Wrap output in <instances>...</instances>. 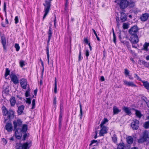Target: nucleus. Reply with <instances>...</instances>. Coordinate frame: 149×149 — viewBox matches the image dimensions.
Listing matches in <instances>:
<instances>
[{
  "instance_id": "1",
  "label": "nucleus",
  "mask_w": 149,
  "mask_h": 149,
  "mask_svg": "<svg viewBox=\"0 0 149 149\" xmlns=\"http://www.w3.org/2000/svg\"><path fill=\"white\" fill-rule=\"evenodd\" d=\"M22 121L20 119H18L13 121V124L15 130V136L16 138L18 139H20L21 138V131L20 127H21Z\"/></svg>"
},
{
  "instance_id": "2",
  "label": "nucleus",
  "mask_w": 149,
  "mask_h": 149,
  "mask_svg": "<svg viewBox=\"0 0 149 149\" xmlns=\"http://www.w3.org/2000/svg\"><path fill=\"white\" fill-rule=\"evenodd\" d=\"M149 139V134L147 130L145 131L142 133L141 136H140L139 138L138 139V142L139 143H143L147 141Z\"/></svg>"
},
{
  "instance_id": "3",
  "label": "nucleus",
  "mask_w": 149,
  "mask_h": 149,
  "mask_svg": "<svg viewBox=\"0 0 149 149\" xmlns=\"http://www.w3.org/2000/svg\"><path fill=\"white\" fill-rule=\"evenodd\" d=\"M45 3H43V5L45 6L44 14L43 19L44 20L49 12L51 6V2L48 0L45 1Z\"/></svg>"
},
{
  "instance_id": "4",
  "label": "nucleus",
  "mask_w": 149,
  "mask_h": 149,
  "mask_svg": "<svg viewBox=\"0 0 149 149\" xmlns=\"http://www.w3.org/2000/svg\"><path fill=\"white\" fill-rule=\"evenodd\" d=\"M31 141H28L24 143L23 145L20 144L18 147L16 149H29L31 146Z\"/></svg>"
},
{
  "instance_id": "5",
  "label": "nucleus",
  "mask_w": 149,
  "mask_h": 149,
  "mask_svg": "<svg viewBox=\"0 0 149 149\" xmlns=\"http://www.w3.org/2000/svg\"><path fill=\"white\" fill-rule=\"evenodd\" d=\"M119 1H120L119 6L121 9H124L129 5V1L127 0H116L115 2L116 3Z\"/></svg>"
},
{
  "instance_id": "6",
  "label": "nucleus",
  "mask_w": 149,
  "mask_h": 149,
  "mask_svg": "<svg viewBox=\"0 0 149 149\" xmlns=\"http://www.w3.org/2000/svg\"><path fill=\"white\" fill-rule=\"evenodd\" d=\"M129 40L132 43H137L139 41L138 37L137 34H129Z\"/></svg>"
},
{
  "instance_id": "7",
  "label": "nucleus",
  "mask_w": 149,
  "mask_h": 149,
  "mask_svg": "<svg viewBox=\"0 0 149 149\" xmlns=\"http://www.w3.org/2000/svg\"><path fill=\"white\" fill-rule=\"evenodd\" d=\"M139 125V121L136 119L132 120L131 123V126L133 130H136L138 129Z\"/></svg>"
},
{
  "instance_id": "8",
  "label": "nucleus",
  "mask_w": 149,
  "mask_h": 149,
  "mask_svg": "<svg viewBox=\"0 0 149 149\" xmlns=\"http://www.w3.org/2000/svg\"><path fill=\"white\" fill-rule=\"evenodd\" d=\"M10 77L11 81L13 82L14 84H16L19 83V81L18 78L15 74L11 72Z\"/></svg>"
},
{
  "instance_id": "9",
  "label": "nucleus",
  "mask_w": 149,
  "mask_h": 149,
  "mask_svg": "<svg viewBox=\"0 0 149 149\" xmlns=\"http://www.w3.org/2000/svg\"><path fill=\"white\" fill-rule=\"evenodd\" d=\"M138 31V28L137 26H134L129 30V34H137Z\"/></svg>"
},
{
  "instance_id": "10",
  "label": "nucleus",
  "mask_w": 149,
  "mask_h": 149,
  "mask_svg": "<svg viewBox=\"0 0 149 149\" xmlns=\"http://www.w3.org/2000/svg\"><path fill=\"white\" fill-rule=\"evenodd\" d=\"M101 129L99 133L100 136H104V134L107 133V129L105 126L101 127Z\"/></svg>"
},
{
  "instance_id": "11",
  "label": "nucleus",
  "mask_w": 149,
  "mask_h": 149,
  "mask_svg": "<svg viewBox=\"0 0 149 149\" xmlns=\"http://www.w3.org/2000/svg\"><path fill=\"white\" fill-rule=\"evenodd\" d=\"M22 88L24 89H26L27 84V80L25 79H22L20 81Z\"/></svg>"
},
{
  "instance_id": "12",
  "label": "nucleus",
  "mask_w": 149,
  "mask_h": 149,
  "mask_svg": "<svg viewBox=\"0 0 149 149\" xmlns=\"http://www.w3.org/2000/svg\"><path fill=\"white\" fill-rule=\"evenodd\" d=\"M5 127L8 132H11L13 130V125L11 123H7Z\"/></svg>"
},
{
  "instance_id": "13",
  "label": "nucleus",
  "mask_w": 149,
  "mask_h": 149,
  "mask_svg": "<svg viewBox=\"0 0 149 149\" xmlns=\"http://www.w3.org/2000/svg\"><path fill=\"white\" fill-rule=\"evenodd\" d=\"M149 17V14L147 13H145L142 14L140 18L141 21L144 22L146 21L148 19Z\"/></svg>"
},
{
  "instance_id": "14",
  "label": "nucleus",
  "mask_w": 149,
  "mask_h": 149,
  "mask_svg": "<svg viewBox=\"0 0 149 149\" xmlns=\"http://www.w3.org/2000/svg\"><path fill=\"white\" fill-rule=\"evenodd\" d=\"M124 84L128 86H132L134 87H137V86L134 84L133 82H128L126 80H124L123 81Z\"/></svg>"
},
{
  "instance_id": "15",
  "label": "nucleus",
  "mask_w": 149,
  "mask_h": 149,
  "mask_svg": "<svg viewBox=\"0 0 149 149\" xmlns=\"http://www.w3.org/2000/svg\"><path fill=\"white\" fill-rule=\"evenodd\" d=\"M7 115L8 119H13L14 118V111L11 110H9Z\"/></svg>"
},
{
  "instance_id": "16",
  "label": "nucleus",
  "mask_w": 149,
  "mask_h": 149,
  "mask_svg": "<svg viewBox=\"0 0 149 149\" xmlns=\"http://www.w3.org/2000/svg\"><path fill=\"white\" fill-rule=\"evenodd\" d=\"M1 42L3 45V49L4 50H6V39L4 36H2L1 37Z\"/></svg>"
},
{
  "instance_id": "17",
  "label": "nucleus",
  "mask_w": 149,
  "mask_h": 149,
  "mask_svg": "<svg viewBox=\"0 0 149 149\" xmlns=\"http://www.w3.org/2000/svg\"><path fill=\"white\" fill-rule=\"evenodd\" d=\"M120 19L122 22H125L127 19V16L126 14L123 12H120Z\"/></svg>"
},
{
  "instance_id": "18",
  "label": "nucleus",
  "mask_w": 149,
  "mask_h": 149,
  "mask_svg": "<svg viewBox=\"0 0 149 149\" xmlns=\"http://www.w3.org/2000/svg\"><path fill=\"white\" fill-rule=\"evenodd\" d=\"M123 110L125 112L127 115L130 116L131 115L132 113L131 111L129 108L127 107H124L123 108Z\"/></svg>"
},
{
  "instance_id": "19",
  "label": "nucleus",
  "mask_w": 149,
  "mask_h": 149,
  "mask_svg": "<svg viewBox=\"0 0 149 149\" xmlns=\"http://www.w3.org/2000/svg\"><path fill=\"white\" fill-rule=\"evenodd\" d=\"M52 29L50 27H49V31L48 32V40H47V43L48 44L50 40L51 37L52 36Z\"/></svg>"
},
{
  "instance_id": "20",
  "label": "nucleus",
  "mask_w": 149,
  "mask_h": 149,
  "mask_svg": "<svg viewBox=\"0 0 149 149\" xmlns=\"http://www.w3.org/2000/svg\"><path fill=\"white\" fill-rule=\"evenodd\" d=\"M24 108V107L23 105H22L18 107L17 112L19 114H21L23 112Z\"/></svg>"
},
{
  "instance_id": "21",
  "label": "nucleus",
  "mask_w": 149,
  "mask_h": 149,
  "mask_svg": "<svg viewBox=\"0 0 149 149\" xmlns=\"http://www.w3.org/2000/svg\"><path fill=\"white\" fill-rule=\"evenodd\" d=\"M135 111L136 116L139 118H141L142 116V114L141 112L140 111L136 109H135Z\"/></svg>"
},
{
  "instance_id": "22",
  "label": "nucleus",
  "mask_w": 149,
  "mask_h": 149,
  "mask_svg": "<svg viewBox=\"0 0 149 149\" xmlns=\"http://www.w3.org/2000/svg\"><path fill=\"white\" fill-rule=\"evenodd\" d=\"M10 101L11 106L13 107L16 103L15 98V97H13L10 99Z\"/></svg>"
},
{
  "instance_id": "23",
  "label": "nucleus",
  "mask_w": 149,
  "mask_h": 149,
  "mask_svg": "<svg viewBox=\"0 0 149 149\" xmlns=\"http://www.w3.org/2000/svg\"><path fill=\"white\" fill-rule=\"evenodd\" d=\"M149 46V42H145L143 44L142 50L147 51L148 50V47Z\"/></svg>"
},
{
  "instance_id": "24",
  "label": "nucleus",
  "mask_w": 149,
  "mask_h": 149,
  "mask_svg": "<svg viewBox=\"0 0 149 149\" xmlns=\"http://www.w3.org/2000/svg\"><path fill=\"white\" fill-rule=\"evenodd\" d=\"M127 143L129 144H131L133 143L134 139L131 136H129L126 138Z\"/></svg>"
},
{
  "instance_id": "25",
  "label": "nucleus",
  "mask_w": 149,
  "mask_h": 149,
  "mask_svg": "<svg viewBox=\"0 0 149 149\" xmlns=\"http://www.w3.org/2000/svg\"><path fill=\"white\" fill-rule=\"evenodd\" d=\"M27 130V125H26L24 124L23 125L22 128L21 129V137L22 136V132H26Z\"/></svg>"
},
{
  "instance_id": "26",
  "label": "nucleus",
  "mask_w": 149,
  "mask_h": 149,
  "mask_svg": "<svg viewBox=\"0 0 149 149\" xmlns=\"http://www.w3.org/2000/svg\"><path fill=\"white\" fill-rule=\"evenodd\" d=\"M113 114H118L121 111V110L119 109L118 108L115 106L113 107Z\"/></svg>"
},
{
  "instance_id": "27",
  "label": "nucleus",
  "mask_w": 149,
  "mask_h": 149,
  "mask_svg": "<svg viewBox=\"0 0 149 149\" xmlns=\"http://www.w3.org/2000/svg\"><path fill=\"white\" fill-rule=\"evenodd\" d=\"M143 86L147 90L149 89V83L147 81H142Z\"/></svg>"
},
{
  "instance_id": "28",
  "label": "nucleus",
  "mask_w": 149,
  "mask_h": 149,
  "mask_svg": "<svg viewBox=\"0 0 149 149\" xmlns=\"http://www.w3.org/2000/svg\"><path fill=\"white\" fill-rule=\"evenodd\" d=\"M2 112L3 113L4 116H6L8 114V111L7 110V109L4 106L2 107Z\"/></svg>"
},
{
  "instance_id": "29",
  "label": "nucleus",
  "mask_w": 149,
  "mask_h": 149,
  "mask_svg": "<svg viewBox=\"0 0 149 149\" xmlns=\"http://www.w3.org/2000/svg\"><path fill=\"white\" fill-rule=\"evenodd\" d=\"M119 38L120 40L122 43H124L126 46L128 47V48H129L128 46H129V42L128 41H126L125 42V41L122 40V38L120 35L119 36Z\"/></svg>"
},
{
  "instance_id": "30",
  "label": "nucleus",
  "mask_w": 149,
  "mask_h": 149,
  "mask_svg": "<svg viewBox=\"0 0 149 149\" xmlns=\"http://www.w3.org/2000/svg\"><path fill=\"white\" fill-rule=\"evenodd\" d=\"M47 62L48 64H49V46L48 45H47Z\"/></svg>"
},
{
  "instance_id": "31",
  "label": "nucleus",
  "mask_w": 149,
  "mask_h": 149,
  "mask_svg": "<svg viewBox=\"0 0 149 149\" xmlns=\"http://www.w3.org/2000/svg\"><path fill=\"white\" fill-rule=\"evenodd\" d=\"M143 127L146 129L149 128V121L145 122L143 124Z\"/></svg>"
},
{
  "instance_id": "32",
  "label": "nucleus",
  "mask_w": 149,
  "mask_h": 149,
  "mask_svg": "<svg viewBox=\"0 0 149 149\" xmlns=\"http://www.w3.org/2000/svg\"><path fill=\"white\" fill-rule=\"evenodd\" d=\"M108 121V120L107 118H104L101 122L100 125V127H102V126H104V125Z\"/></svg>"
},
{
  "instance_id": "33",
  "label": "nucleus",
  "mask_w": 149,
  "mask_h": 149,
  "mask_svg": "<svg viewBox=\"0 0 149 149\" xmlns=\"http://www.w3.org/2000/svg\"><path fill=\"white\" fill-rule=\"evenodd\" d=\"M98 143V142L97 140H93L91 141V143L90 144L89 146H91L93 145V146H95Z\"/></svg>"
},
{
  "instance_id": "34",
  "label": "nucleus",
  "mask_w": 149,
  "mask_h": 149,
  "mask_svg": "<svg viewBox=\"0 0 149 149\" xmlns=\"http://www.w3.org/2000/svg\"><path fill=\"white\" fill-rule=\"evenodd\" d=\"M79 107L80 109V114L79 116H80V119H81L82 118L83 112L82 108V106L80 103H79Z\"/></svg>"
},
{
  "instance_id": "35",
  "label": "nucleus",
  "mask_w": 149,
  "mask_h": 149,
  "mask_svg": "<svg viewBox=\"0 0 149 149\" xmlns=\"http://www.w3.org/2000/svg\"><path fill=\"white\" fill-rule=\"evenodd\" d=\"M63 102L61 101L60 104V113H63Z\"/></svg>"
},
{
  "instance_id": "36",
  "label": "nucleus",
  "mask_w": 149,
  "mask_h": 149,
  "mask_svg": "<svg viewBox=\"0 0 149 149\" xmlns=\"http://www.w3.org/2000/svg\"><path fill=\"white\" fill-rule=\"evenodd\" d=\"M10 70L8 68L6 69V72L5 74V76L6 77L8 75H9Z\"/></svg>"
},
{
  "instance_id": "37",
  "label": "nucleus",
  "mask_w": 149,
  "mask_h": 149,
  "mask_svg": "<svg viewBox=\"0 0 149 149\" xmlns=\"http://www.w3.org/2000/svg\"><path fill=\"white\" fill-rule=\"evenodd\" d=\"M123 28L124 29H127L129 27V25L126 23H124L123 24Z\"/></svg>"
},
{
  "instance_id": "38",
  "label": "nucleus",
  "mask_w": 149,
  "mask_h": 149,
  "mask_svg": "<svg viewBox=\"0 0 149 149\" xmlns=\"http://www.w3.org/2000/svg\"><path fill=\"white\" fill-rule=\"evenodd\" d=\"M129 5L130 7H133L134 6V3L133 1H130V2H129Z\"/></svg>"
},
{
  "instance_id": "39",
  "label": "nucleus",
  "mask_w": 149,
  "mask_h": 149,
  "mask_svg": "<svg viewBox=\"0 0 149 149\" xmlns=\"http://www.w3.org/2000/svg\"><path fill=\"white\" fill-rule=\"evenodd\" d=\"M92 30L93 31V32L94 34L95 35L97 40H98L99 41H100V40L98 36L97 35L95 31V30L93 29H92Z\"/></svg>"
},
{
  "instance_id": "40",
  "label": "nucleus",
  "mask_w": 149,
  "mask_h": 149,
  "mask_svg": "<svg viewBox=\"0 0 149 149\" xmlns=\"http://www.w3.org/2000/svg\"><path fill=\"white\" fill-rule=\"evenodd\" d=\"M15 47L16 49V51H18L20 49L19 46L18 44L16 43L15 45Z\"/></svg>"
},
{
  "instance_id": "41",
  "label": "nucleus",
  "mask_w": 149,
  "mask_h": 149,
  "mask_svg": "<svg viewBox=\"0 0 149 149\" xmlns=\"http://www.w3.org/2000/svg\"><path fill=\"white\" fill-rule=\"evenodd\" d=\"M35 99H33L32 101V109H33L35 108Z\"/></svg>"
},
{
  "instance_id": "42",
  "label": "nucleus",
  "mask_w": 149,
  "mask_h": 149,
  "mask_svg": "<svg viewBox=\"0 0 149 149\" xmlns=\"http://www.w3.org/2000/svg\"><path fill=\"white\" fill-rule=\"evenodd\" d=\"M30 92V89H28L26 91L25 93V96L26 97H27L29 96Z\"/></svg>"
},
{
  "instance_id": "43",
  "label": "nucleus",
  "mask_w": 149,
  "mask_h": 149,
  "mask_svg": "<svg viewBox=\"0 0 149 149\" xmlns=\"http://www.w3.org/2000/svg\"><path fill=\"white\" fill-rule=\"evenodd\" d=\"M24 63V61L23 60L21 61H20L19 64L21 67H23L25 65Z\"/></svg>"
},
{
  "instance_id": "44",
  "label": "nucleus",
  "mask_w": 149,
  "mask_h": 149,
  "mask_svg": "<svg viewBox=\"0 0 149 149\" xmlns=\"http://www.w3.org/2000/svg\"><path fill=\"white\" fill-rule=\"evenodd\" d=\"M141 99L144 101L146 103L148 102V100H147V98L146 97H144V96H143L142 97H141Z\"/></svg>"
},
{
  "instance_id": "45",
  "label": "nucleus",
  "mask_w": 149,
  "mask_h": 149,
  "mask_svg": "<svg viewBox=\"0 0 149 149\" xmlns=\"http://www.w3.org/2000/svg\"><path fill=\"white\" fill-rule=\"evenodd\" d=\"M79 61L81 60L82 59V58L81 57V49H80L79 50Z\"/></svg>"
},
{
  "instance_id": "46",
  "label": "nucleus",
  "mask_w": 149,
  "mask_h": 149,
  "mask_svg": "<svg viewBox=\"0 0 149 149\" xmlns=\"http://www.w3.org/2000/svg\"><path fill=\"white\" fill-rule=\"evenodd\" d=\"M15 24H17L19 22V19L18 17L17 16H16L15 17Z\"/></svg>"
},
{
  "instance_id": "47",
  "label": "nucleus",
  "mask_w": 149,
  "mask_h": 149,
  "mask_svg": "<svg viewBox=\"0 0 149 149\" xmlns=\"http://www.w3.org/2000/svg\"><path fill=\"white\" fill-rule=\"evenodd\" d=\"M6 3L4 2L3 4V11L5 12L6 13Z\"/></svg>"
},
{
  "instance_id": "48",
  "label": "nucleus",
  "mask_w": 149,
  "mask_h": 149,
  "mask_svg": "<svg viewBox=\"0 0 149 149\" xmlns=\"http://www.w3.org/2000/svg\"><path fill=\"white\" fill-rule=\"evenodd\" d=\"M124 73L125 75H129V73L128 70L127 69H125Z\"/></svg>"
},
{
  "instance_id": "49",
  "label": "nucleus",
  "mask_w": 149,
  "mask_h": 149,
  "mask_svg": "<svg viewBox=\"0 0 149 149\" xmlns=\"http://www.w3.org/2000/svg\"><path fill=\"white\" fill-rule=\"evenodd\" d=\"M134 77L135 78H136L139 81L141 80V79L136 74H134Z\"/></svg>"
},
{
  "instance_id": "50",
  "label": "nucleus",
  "mask_w": 149,
  "mask_h": 149,
  "mask_svg": "<svg viewBox=\"0 0 149 149\" xmlns=\"http://www.w3.org/2000/svg\"><path fill=\"white\" fill-rule=\"evenodd\" d=\"M89 52L88 50L87 49L86 51V52L85 53V55L87 57V59H88V57L89 56Z\"/></svg>"
},
{
  "instance_id": "51",
  "label": "nucleus",
  "mask_w": 149,
  "mask_h": 149,
  "mask_svg": "<svg viewBox=\"0 0 149 149\" xmlns=\"http://www.w3.org/2000/svg\"><path fill=\"white\" fill-rule=\"evenodd\" d=\"M54 92L55 93H57V85L54 84Z\"/></svg>"
},
{
  "instance_id": "52",
  "label": "nucleus",
  "mask_w": 149,
  "mask_h": 149,
  "mask_svg": "<svg viewBox=\"0 0 149 149\" xmlns=\"http://www.w3.org/2000/svg\"><path fill=\"white\" fill-rule=\"evenodd\" d=\"M26 103H28L29 104H30L31 103V100L29 98H26Z\"/></svg>"
},
{
  "instance_id": "53",
  "label": "nucleus",
  "mask_w": 149,
  "mask_h": 149,
  "mask_svg": "<svg viewBox=\"0 0 149 149\" xmlns=\"http://www.w3.org/2000/svg\"><path fill=\"white\" fill-rule=\"evenodd\" d=\"M63 113H60V115L59 116V120L62 121V117Z\"/></svg>"
},
{
  "instance_id": "54",
  "label": "nucleus",
  "mask_w": 149,
  "mask_h": 149,
  "mask_svg": "<svg viewBox=\"0 0 149 149\" xmlns=\"http://www.w3.org/2000/svg\"><path fill=\"white\" fill-rule=\"evenodd\" d=\"M121 147L120 148L121 149H123L124 148V146L123 145V144H120L118 146V148L120 149V147Z\"/></svg>"
},
{
  "instance_id": "55",
  "label": "nucleus",
  "mask_w": 149,
  "mask_h": 149,
  "mask_svg": "<svg viewBox=\"0 0 149 149\" xmlns=\"http://www.w3.org/2000/svg\"><path fill=\"white\" fill-rule=\"evenodd\" d=\"M141 63L143 64H144L145 65H148V66H149V63H147L145 61H142Z\"/></svg>"
},
{
  "instance_id": "56",
  "label": "nucleus",
  "mask_w": 149,
  "mask_h": 149,
  "mask_svg": "<svg viewBox=\"0 0 149 149\" xmlns=\"http://www.w3.org/2000/svg\"><path fill=\"white\" fill-rule=\"evenodd\" d=\"M113 41L114 42V43H116V37L115 34H113Z\"/></svg>"
},
{
  "instance_id": "57",
  "label": "nucleus",
  "mask_w": 149,
  "mask_h": 149,
  "mask_svg": "<svg viewBox=\"0 0 149 149\" xmlns=\"http://www.w3.org/2000/svg\"><path fill=\"white\" fill-rule=\"evenodd\" d=\"M2 142L3 143H4L5 144H6L7 143V141L5 139H4V138H3L2 139Z\"/></svg>"
},
{
  "instance_id": "58",
  "label": "nucleus",
  "mask_w": 149,
  "mask_h": 149,
  "mask_svg": "<svg viewBox=\"0 0 149 149\" xmlns=\"http://www.w3.org/2000/svg\"><path fill=\"white\" fill-rule=\"evenodd\" d=\"M27 136V135L26 134H25L23 136V140H25L26 139V137Z\"/></svg>"
},
{
  "instance_id": "59",
  "label": "nucleus",
  "mask_w": 149,
  "mask_h": 149,
  "mask_svg": "<svg viewBox=\"0 0 149 149\" xmlns=\"http://www.w3.org/2000/svg\"><path fill=\"white\" fill-rule=\"evenodd\" d=\"M61 121H61L60 120H59V127L60 128H61V125H62V124H61Z\"/></svg>"
},
{
  "instance_id": "60",
  "label": "nucleus",
  "mask_w": 149,
  "mask_h": 149,
  "mask_svg": "<svg viewBox=\"0 0 149 149\" xmlns=\"http://www.w3.org/2000/svg\"><path fill=\"white\" fill-rule=\"evenodd\" d=\"M101 80L102 81H104L105 80L104 77L103 76H102L100 78Z\"/></svg>"
},
{
  "instance_id": "61",
  "label": "nucleus",
  "mask_w": 149,
  "mask_h": 149,
  "mask_svg": "<svg viewBox=\"0 0 149 149\" xmlns=\"http://www.w3.org/2000/svg\"><path fill=\"white\" fill-rule=\"evenodd\" d=\"M112 140L113 141L115 142L117 141L116 138V137H113L112 138Z\"/></svg>"
},
{
  "instance_id": "62",
  "label": "nucleus",
  "mask_w": 149,
  "mask_h": 149,
  "mask_svg": "<svg viewBox=\"0 0 149 149\" xmlns=\"http://www.w3.org/2000/svg\"><path fill=\"white\" fill-rule=\"evenodd\" d=\"M41 63L42 66L43 68L42 72H43L44 71V67L43 62H41Z\"/></svg>"
},
{
  "instance_id": "63",
  "label": "nucleus",
  "mask_w": 149,
  "mask_h": 149,
  "mask_svg": "<svg viewBox=\"0 0 149 149\" xmlns=\"http://www.w3.org/2000/svg\"><path fill=\"white\" fill-rule=\"evenodd\" d=\"M37 90L35 89L34 91V94L35 95H36L37 93Z\"/></svg>"
},
{
  "instance_id": "64",
  "label": "nucleus",
  "mask_w": 149,
  "mask_h": 149,
  "mask_svg": "<svg viewBox=\"0 0 149 149\" xmlns=\"http://www.w3.org/2000/svg\"><path fill=\"white\" fill-rule=\"evenodd\" d=\"M128 76H129V78L130 79L133 80V79H134L133 77H132L131 76L129 75H128Z\"/></svg>"
}]
</instances>
